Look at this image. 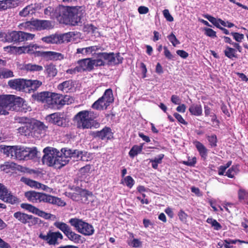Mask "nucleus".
I'll list each match as a JSON object with an SVG mask.
<instances>
[{
    "label": "nucleus",
    "instance_id": "49530a36",
    "mask_svg": "<svg viewBox=\"0 0 248 248\" xmlns=\"http://www.w3.org/2000/svg\"><path fill=\"white\" fill-rule=\"evenodd\" d=\"M206 222L210 224L216 230L218 231L221 229V225L216 220L212 218H208Z\"/></svg>",
    "mask_w": 248,
    "mask_h": 248
},
{
    "label": "nucleus",
    "instance_id": "09e8293b",
    "mask_svg": "<svg viewBox=\"0 0 248 248\" xmlns=\"http://www.w3.org/2000/svg\"><path fill=\"white\" fill-rule=\"evenodd\" d=\"M168 38L174 46H175L177 45L180 44L179 41L177 39L175 35L172 32L168 36Z\"/></svg>",
    "mask_w": 248,
    "mask_h": 248
},
{
    "label": "nucleus",
    "instance_id": "473e14b6",
    "mask_svg": "<svg viewBox=\"0 0 248 248\" xmlns=\"http://www.w3.org/2000/svg\"><path fill=\"white\" fill-rule=\"evenodd\" d=\"M190 113L195 116H200L202 112V108L201 105L197 104H192L189 108Z\"/></svg>",
    "mask_w": 248,
    "mask_h": 248
},
{
    "label": "nucleus",
    "instance_id": "aec40b11",
    "mask_svg": "<svg viewBox=\"0 0 248 248\" xmlns=\"http://www.w3.org/2000/svg\"><path fill=\"white\" fill-rule=\"evenodd\" d=\"M20 207L30 212L36 214L40 217L45 218H47L49 216V214L45 213L35 207V206L28 203H22Z\"/></svg>",
    "mask_w": 248,
    "mask_h": 248
},
{
    "label": "nucleus",
    "instance_id": "37998d69",
    "mask_svg": "<svg viewBox=\"0 0 248 248\" xmlns=\"http://www.w3.org/2000/svg\"><path fill=\"white\" fill-rule=\"evenodd\" d=\"M238 171V167L237 166H232L226 173L225 175L228 177L232 178Z\"/></svg>",
    "mask_w": 248,
    "mask_h": 248
},
{
    "label": "nucleus",
    "instance_id": "052dcab7",
    "mask_svg": "<svg viewBox=\"0 0 248 248\" xmlns=\"http://www.w3.org/2000/svg\"><path fill=\"white\" fill-rule=\"evenodd\" d=\"M164 157V155L161 154L155 156V158L151 159V160H153L154 162L157 163L158 164H159L162 163V161Z\"/></svg>",
    "mask_w": 248,
    "mask_h": 248
},
{
    "label": "nucleus",
    "instance_id": "1a4fd4ad",
    "mask_svg": "<svg viewBox=\"0 0 248 248\" xmlns=\"http://www.w3.org/2000/svg\"><path fill=\"white\" fill-rule=\"evenodd\" d=\"M60 155H63L64 158L69 160V158L73 157L77 160L87 161L86 152H83L76 150H72L68 148H62L60 152Z\"/></svg>",
    "mask_w": 248,
    "mask_h": 248
},
{
    "label": "nucleus",
    "instance_id": "c9c22d12",
    "mask_svg": "<svg viewBox=\"0 0 248 248\" xmlns=\"http://www.w3.org/2000/svg\"><path fill=\"white\" fill-rule=\"evenodd\" d=\"M101 58L108 61V62H114L115 61V54L113 52H101L98 54Z\"/></svg>",
    "mask_w": 248,
    "mask_h": 248
},
{
    "label": "nucleus",
    "instance_id": "393cba45",
    "mask_svg": "<svg viewBox=\"0 0 248 248\" xmlns=\"http://www.w3.org/2000/svg\"><path fill=\"white\" fill-rule=\"evenodd\" d=\"M13 217L17 221L24 224L29 223L30 220L32 218L31 215H28L20 211L15 212L13 215Z\"/></svg>",
    "mask_w": 248,
    "mask_h": 248
},
{
    "label": "nucleus",
    "instance_id": "72a5a7b5",
    "mask_svg": "<svg viewBox=\"0 0 248 248\" xmlns=\"http://www.w3.org/2000/svg\"><path fill=\"white\" fill-rule=\"evenodd\" d=\"M72 81L70 80L64 81L61 84H60L58 86V89L64 93L68 92L72 89Z\"/></svg>",
    "mask_w": 248,
    "mask_h": 248
},
{
    "label": "nucleus",
    "instance_id": "6ab92c4d",
    "mask_svg": "<svg viewBox=\"0 0 248 248\" xmlns=\"http://www.w3.org/2000/svg\"><path fill=\"white\" fill-rule=\"evenodd\" d=\"M16 120L24 125L18 128V132L22 135L27 136L29 135L32 130V125L29 122L30 120L26 117H19Z\"/></svg>",
    "mask_w": 248,
    "mask_h": 248
},
{
    "label": "nucleus",
    "instance_id": "a19ab883",
    "mask_svg": "<svg viewBox=\"0 0 248 248\" xmlns=\"http://www.w3.org/2000/svg\"><path fill=\"white\" fill-rule=\"evenodd\" d=\"M14 77L13 72L8 69L0 68V78H7Z\"/></svg>",
    "mask_w": 248,
    "mask_h": 248
},
{
    "label": "nucleus",
    "instance_id": "412c9836",
    "mask_svg": "<svg viewBox=\"0 0 248 248\" xmlns=\"http://www.w3.org/2000/svg\"><path fill=\"white\" fill-rule=\"evenodd\" d=\"M22 2L21 0H0V11H5L18 6Z\"/></svg>",
    "mask_w": 248,
    "mask_h": 248
},
{
    "label": "nucleus",
    "instance_id": "b1692460",
    "mask_svg": "<svg viewBox=\"0 0 248 248\" xmlns=\"http://www.w3.org/2000/svg\"><path fill=\"white\" fill-rule=\"evenodd\" d=\"M33 27L37 30L41 31L49 29L51 27V22L48 20H33Z\"/></svg>",
    "mask_w": 248,
    "mask_h": 248
},
{
    "label": "nucleus",
    "instance_id": "e2e57ef3",
    "mask_svg": "<svg viewBox=\"0 0 248 248\" xmlns=\"http://www.w3.org/2000/svg\"><path fill=\"white\" fill-rule=\"evenodd\" d=\"M33 21H27L26 22L23 23L21 24L22 26H23L25 29L28 30H31L32 28V26H33Z\"/></svg>",
    "mask_w": 248,
    "mask_h": 248
},
{
    "label": "nucleus",
    "instance_id": "a18cd8bd",
    "mask_svg": "<svg viewBox=\"0 0 248 248\" xmlns=\"http://www.w3.org/2000/svg\"><path fill=\"white\" fill-rule=\"evenodd\" d=\"M239 200H243L245 202L248 200V192L243 188H240L238 192Z\"/></svg>",
    "mask_w": 248,
    "mask_h": 248
},
{
    "label": "nucleus",
    "instance_id": "c85d7f7f",
    "mask_svg": "<svg viewBox=\"0 0 248 248\" xmlns=\"http://www.w3.org/2000/svg\"><path fill=\"white\" fill-rule=\"evenodd\" d=\"M194 144L196 147L197 150L201 157L203 159H205L207 156V149L201 142L198 141H195Z\"/></svg>",
    "mask_w": 248,
    "mask_h": 248
},
{
    "label": "nucleus",
    "instance_id": "2f4dec72",
    "mask_svg": "<svg viewBox=\"0 0 248 248\" xmlns=\"http://www.w3.org/2000/svg\"><path fill=\"white\" fill-rule=\"evenodd\" d=\"M56 157L55 159H59V161L58 163L55 162V167L56 168H61L65 165L69 161V159L66 158H64L63 155H60V152L58 150Z\"/></svg>",
    "mask_w": 248,
    "mask_h": 248
},
{
    "label": "nucleus",
    "instance_id": "e433bc0d",
    "mask_svg": "<svg viewBox=\"0 0 248 248\" xmlns=\"http://www.w3.org/2000/svg\"><path fill=\"white\" fill-rule=\"evenodd\" d=\"M51 95V92H44L37 94L36 99L38 101L46 103L48 105V98Z\"/></svg>",
    "mask_w": 248,
    "mask_h": 248
},
{
    "label": "nucleus",
    "instance_id": "a878e982",
    "mask_svg": "<svg viewBox=\"0 0 248 248\" xmlns=\"http://www.w3.org/2000/svg\"><path fill=\"white\" fill-rule=\"evenodd\" d=\"M46 202L61 206H64L66 204L65 202L61 198L47 194L46 196Z\"/></svg>",
    "mask_w": 248,
    "mask_h": 248
},
{
    "label": "nucleus",
    "instance_id": "20e7f679",
    "mask_svg": "<svg viewBox=\"0 0 248 248\" xmlns=\"http://www.w3.org/2000/svg\"><path fill=\"white\" fill-rule=\"evenodd\" d=\"M96 115L92 111L83 110L79 112L75 117L78 128L82 129L91 128L93 125V119Z\"/></svg>",
    "mask_w": 248,
    "mask_h": 248
},
{
    "label": "nucleus",
    "instance_id": "ddd939ff",
    "mask_svg": "<svg viewBox=\"0 0 248 248\" xmlns=\"http://www.w3.org/2000/svg\"><path fill=\"white\" fill-rule=\"evenodd\" d=\"M25 196L29 201L31 202L40 203L46 202V194L34 191H30L25 193Z\"/></svg>",
    "mask_w": 248,
    "mask_h": 248
},
{
    "label": "nucleus",
    "instance_id": "0eeeda50",
    "mask_svg": "<svg viewBox=\"0 0 248 248\" xmlns=\"http://www.w3.org/2000/svg\"><path fill=\"white\" fill-rule=\"evenodd\" d=\"M113 101L112 91L111 89H108L105 91L103 95L92 105V108L99 110L105 109Z\"/></svg>",
    "mask_w": 248,
    "mask_h": 248
},
{
    "label": "nucleus",
    "instance_id": "9b49d317",
    "mask_svg": "<svg viewBox=\"0 0 248 248\" xmlns=\"http://www.w3.org/2000/svg\"><path fill=\"white\" fill-rule=\"evenodd\" d=\"M38 57H41L46 61H62L64 58V54L55 51H38L37 52Z\"/></svg>",
    "mask_w": 248,
    "mask_h": 248
},
{
    "label": "nucleus",
    "instance_id": "3c124183",
    "mask_svg": "<svg viewBox=\"0 0 248 248\" xmlns=\"http://www.w3.org/2000/svg\"><path fill=\"white\" fill-rule=\"evenodd\" d=\"M231 34L233 36V38L237 42H240L244 39V35L243 34L238 32H231Z\"/></svg>",
    "mask_w": 248,
    "mask_h": 248
},
{
    "label": "nucleus",
    "instance_id": "f8f14e48",
    "mask_svg": "<svg viewBox=\"0 0 248 248\" xmlns=\"http://www.w3.org/2000/svg\"><path fill=\"white\" fill-rule=\"evenodd\" d=\"M0 188V199L11 204H15L18 202V199L12 194L11 192L2 184Z\"/></svg>",
    "mask_w": 248,
    "mask_h": 248
},
{
    "label": "nucleus",
    "instance_id": "bb28decb",
    "mask_svg": "<svg viewBox=\"0 0 248 248\" xmlns=\"http://www.w3.org/2000/svg\"><path fill=\"white\" fill-rule=\"evenodd\" d=\"M35 12V8L33 4L28 5L24 8L19 13V16L21 17H26L32 15Z\"/></svg>",
    "mask_w": 248,
    "mask_h": 248
},
{
    "label": "nucleus",
    "instance_id": "f704fd0d",
    "mask_svg": "<svg viewBox=\"0 0 248 248\" xmlns=\"http://www.w3.org/2000/svg\"><path fill=\"white\" fill-rule=\"evenodd\" d=\"M65 235L69 240L74 242L76 243H78L80 240V235L73 232L71 228L69 231H67Z\"/></svg>",
    "mask_w": 248,
    "mask_h": 248
},
{
    "label": "nucleus",
    "instance_id": "864d4df0",
    "mask_svg": "<svg viewBox=\"0 0 248 248\" xmlns=\"http://www.w3.org/2000/svg\"><path fill=\"white\" fill-rule=\"evenodd\" d=\"M77 54H81L83 56H86L88 54H91V53L89 50H88V47L84 48H78L77 49Z\"/></svg>",
    "mask_w": 248,
    "mask_h": 248
},
{
    "label": "nucleus",
    "instance_id": "c756f323",
    "mask_svg": "<svg viewBox=\"0 0 248 248\" xmlns=\"http://www.w3.org/2000/svg\"><path fill=\"white\" fill-rule=\"evenodd\" d=\"M19 68L21 69H24L27 71L34 72V71H40L43 69V67L41 66H39L36 64H33L31 63H28L25 65H19Z\"/></svg>",
    "mask_w": 248,
    "mask_h": 248
},
{
    "label": "nucleus",
    "instance_id": "ea45409f",
    "mask_svg": "<svg viewBox=\"0 0 248 248\" xmlns=\"http://www.w3.org/2000/svg\"><path fill=\"white\" fill-rule=\"evenodd\" d=\"M87 199L88 203L86 204H88L91 207L94 208L97 205L98 202L97 201L96 197H95L92 194H87Z\"/></svg>",
    "mask_w": 248,
    "mask_h": 248
},
{
    "label": "nucleus",
    "instance_id": "4be33fe9",
    "mask_svg": "<svg viewBox=\"0 0 248 248\" xmlns=\"http://www.w3.org/2000/svg\"><path fill=\"white\" fill-rule=\"evenodd\" d=\"M38 48H39V46L36 44H30L26 46L18 47L17 52L19 53L34 54L35 56L38 57L37 52L39 51L36 50Z\"/></svg>",
    "mask_w": 248,
    "mask_h": 248
},
{
    "label": "nucleus",
    "instance_id": "bf43d9fd",
    "mask_svg": "<svg viewBox=\"0 0 248 248\" xmlns=\"http://www.w3.org/2000/svg\"><path fill=\"white\" fill-rule=\"evenodd\" d=\"M174 117L177 119V120L180 123L186 124L187 123L185 121V120L183 119L182 116L177 112H175L173 114Z\"/></svg>",
    "mask_w": 248,
    "mask_h": 248
},
{
    "label": "nucleus",
    "instance_id": "4d7b16f0",
    "mask_svg": "<svg viewBox=\"0 0 248 248\" xmlns=\"http://www.w3.org/2000/svg\"><path fill=\"white\" fill-rule=\"evenodd\" d=\"M163 14L166 20L169 22L173 21V17L170 14L169 10L165 9L163 11Z\"/></svg>",
    "mask_w": 248,
    "mask_h": 248
},
{
    "label": "nucleus",
    "instance_id": "0e129e2a",
    "mask_svg": "<svg viewBox=\"0 0 248 248\" xmlns=\"http://www.w3.org/2000/svg\"><path fill=\"white\" fill-rule=\"evenodd\" d=\"M196 162V158L193 157L192 158H188L186 161H184V164L189 166H193Z\"/></svg>",
    "mask_w": 248,
    "mask_h": 248
},
{
    "label": "nucleus",
    "instance_id": "7c9ffc66",
    "mask_svg": "<svg viewBox=\"0 0 248 248\" xmlns=\"http://www.w3.org/2000/svg\"><path fill=\"white\" fill-rule=\"evenodd\" d=\"M27 90L30 91V90L35 91L41 85L42 82L38 80H27Z\"/></svg>",
    "mask_w": 248,
    "mask_h": 248
},
{
    "label": "nucleus",
    "instance_id": "69168bd1",
    "mask_svg": "<svg viewBox=\"0 0 248 248\" xmlns=\"http://www.w3.org/2000/svg\"><path fill=\"white\" fill-rule=\"evenodd\" d=\"M131 246L134 248H139L141 245V241L138 239H133L131 241Z\"/></svg>",
    "mask_w": 248,
    "mask_h": 248
},
{
    "label": "nucleus",
    "instance_id": "6e6552de",
    "mask_svg": "<svg viewBox=\"0 0 248 248\" xmlns=\"http://www.w3.org/2000/svg\"><path fill=\"white\" fill-rule=\"evenodd\" d=\"M44 155L42 158V162L44 165L48 166H55V162L58 163L59 161L55 159L58 150L50 147L45 148L43 150Z\"/></svg>",
    "mask_w": 248,
    "mask_h": 248
},
{
    "label": "nucleus",
    "instance_id": "603ef678",
    "mask_svg": "<svg viewBox=\"0 0 248 248\" xmlns=\"http://www.w3.org/2000/svg\"><path fill=\"white\" fill-rule=\"evenodd\" d=\"M207 139L212 147H215L217 146V139L216 135H212L210 136H208Z\"/></svg>",
    "mask_w": 248,
    "mask_h": 248
},
{
    "label": "nucleus",
    "instance_id": "5701e85b",
    "mask_svg": "<svg viewBox=\"0 0 248 248\" xmlns=\"http://www.w3.org/2000/svg\"><path fill=\"white\" fill-rule=\"evenodd\" d=\"M21 181L32 188L41 189L44 190H46L48 188L46 185L26 177H22Z\"/></svg>",
    "mask_w": 248,
    "mask_h": 248
},
{
    "label": "nucleus",
    "instance_id": "cd10ccee",
    "mask_svg": "<svg viewBox=\"0 0 248 248\" xmlns=\"http://www.w3.org/2000/svg\"><path fill=\"white\" fill-rule=\"evenodd\" d=\"M113 133L110 128L105 127L100 131H98L97 133V136L101 139L104 140L105 139H110L112 138Z\"/></svg>",
    "mask_w": 248,
    "mask_h": 248
},
{
    "label": "nucleus",
    "instance_id": "9d476101",
    "mask_svg": "<svg viewBox=\"0 0 248 248\" xmlns=\"http://www.w3.org/2000/svg\"><path fill=\"white\" fill-rule=\"evenodd\" d=\"M68 96H63L61 94L51 93V95L48 98V107L54 108L58 107V105H63L65 104H68Z\"/></svg>",
    "mask_w": 248,
    "mask_h": 248
},
{
    "label": "nucleus",
    "instance_id": "f3484780",
    "mask_svg": "<svg viewBox=\"0 0 248 248\" xmlns=\"http://www.w3.org/2000/svg\"><path fill=\"white\" fill-rule=\"evenodd\" d=\"M39 237L44 240L46 241L49 245H55L58 239H62L63 236L59 232H52L49 231L46 235L41 233Z\"/></svg>",
    "mask_w": 248,
    "mask_h": 248
},
{
    "label": "nucleus",
    "instance_id": "423d86ee",
    "mask_svg": "<svg viewBox=\"0 0 248 248\" xmlns=\"http://www.w3.org/2000/svg\"><path fill=\"white\" fill-rule=\"evenodd\" d=\"M69 222L78 232L84 235L90 236L94 233L93 226L81 219L72 218L69 220Z\"/></svg>",
    "mask_w": 248,
    "mask_h": 248
},
{
    "label": "nucleus",
    "instance_id": "79ce46f5",
    "mask_svg": "<svg viewBox=\"0 0 248 248\" xmlns=\"http://www.w3.org/2000/svg\"><path fill=\"white\" fill-rule=\"evenodd\" d=\"M122 183L126 186L129 188L133 187L135 184V181L130 176H127L124 178L122 180Z\"/></svg>",
    "mask_w": 248,
    "mask_h": 248
},
{
    "label": "nucleus",
    "instance_id": "c03bdc74",
    "mask_svg": "<svg viewBox=\"0 0 248 248\" xmlns=\"http://www.w3.org/2000/svg\"><path fill=\"white\" fill-rule=\"evenodd\" d=\"M224 53L227 57L230 59L236 57L235 49L229 46L227 47L225 50Z\"/></svg>",
    "mask_w": 248,
    "mask_h": 248
},
{
    "label": "nucleus",
    "instance_id": "680f3d73",
    "mask_svg": "<svg viewBox=\"0 0 248 248\" xmlns=\"http://www.w3.org/2000/svg\"><path fill=\"white\" fill-rule=\"evenodd\" d=\"M138 12L140 14H146L149 11V8L144 6H140L138 8Z\"/></svg>",
    "mask_w": 248,
    "mask_h": 248
},
{
    "label": "nucleus",
    "instance_id": "dca6fc26",
    "mask_svg": "<svg viewBox=\"0 0 248 248\" xmlns=\"http://www.w3.org/2000/svg\"><path fill=\"white\" fill-rule=\"evenodd\" d=\"M80 65L77 66L74 69H70L67 70V73L71 74H76L77 72L84 71H91L94 66H97L98 65H104L105 63H101L98 64V63H79Z\"/></svg>",
    "mask_w": 248,
    "mask_h": 248
},
{
    "label": "nucleus",
    "instance_id": "6e6d98bb",
    "mask_svg": "<svg viewBox=\"0 0 248 248\" xmlns=\"http://www.w3.org/2000/svg\"><path fill=\"white\" fill-rule=\"evenodd\" d=\"M87 194H91V192L87 190H83L81 192V200L85 204L88 203V202H87Z\"/></svg>",
    "mask_w": 248,
    "mask_h": 248
},
{
    "label": "nucleus",
    "instance_id": "f03ea898",
    "mask_svg": "<svg viewBox=\"0 0 248 248\" xmlns=\"http://www.w3.org/2000/svg\"><path fill=\"white\" fill-rule=\"evenodd\" d=\"M0 151L7 157L18 160L32 159L36 156L37 152L35 147L5 145H0Z\"/></svg>",
    "mask_w": 248,
    "mask_h": 248
},
{
    "label": "nucleus",
    "instance_id": "a211bd4d",
    "mask_svg": "<svg viewBox=\"0 0 248 248\" xmlns=\"http://www.w3.org/2000/svg\"><path fill=\"white\" fill-rule=\"evenodd\" d=\"M27 79L24 78H17L12 79L8 81V85L12 89L19 91L26 92Z\"/></svg>",
    "mask_w": 248,
    "mask_h": 248
},
{
    "label": "nucleus",
    "instance_id": "4468645a",
    "mask_svg": "<svg viewBox=\"0 0 248 248\" xmlns=\"http://www.w3.org/2000/svg\"><path fill=\"white\" fill-rule=\"evenodd\" d=\"M47 120L49 122L60 126H65L68 121L59 113H52L47 116Z\"/></svg>",
    "mask_w": 248,
    "mask_h": 248
},
{
    "label": "nucleus",
    "instance_id": "5fc2aeb1",
    "mask_svg": "<svg viewBox=\"0 0 248 248\" xmlns=\"http://www.w3.org/2000/svg\"><path fill=\"white\" fill-rule=\"evenodd\" d=\"M218 248H233V246H230L226 240H220L217 243Z\"/></svg>",
    "mask_w": 248,
    "mask_h": 248
},
{
    "label": "nucleus",
    "instance_id": "f257e3e1",
    "mask_svg": "<svg viewBox=\"0 0 248 248\" xmlns=\"http://www.w3.org/2000/svg\"><path fill=\"white\" fill-rule=\"evenodd\" d=\"M86 15V7L84 5H59L54 12V16L60 23L72 26L81 25Z\"/></svg>",
    "mask_w": 248,
    "mask_h": 248
},
{
    "label": "nucleus",
    "instance_id": "58836bf2",
    "mask_svg": "<svg viewBox=\"0 0 248 248\" xmlns=\"http://www.w3.org/2000/svg\"><path fill=\"white\" fill-rule=\"evenodd\" d=\"M54 225L58 229H60L61 231H62L64 234H65L70 229V227L67 225L66 223L60 222V221H56L54 222Z\"/></svg>",
    "mask_w": 248,
    "mask_h": 248
},
{
    "label": "nucleus",
    "instance_id": "338daca9",
    "mask_svg": "<svg viewBox=\"0 0 248 248\" xmlns=\"http://www.w3.org/2000/svg\"><path fill=\"white\" fill-rule=\"evenodd\" d=\"M171 101L175 105H180L181 104V100L180 98L176 95H172L171 96Z\"/></svg>",
    "mask_w": 248,
    "mask_h": 248
},
{
    "label": "nucleus",
    "instance_id": "39448f33",
    "mask_svg": "<svg viewBox=\"0 0 248 248\" xmlns=\"http://www.w3.org/2000/svg\"><path fill=\"white\" fill-rule=\"evenodd\" d=\"M4 41L8 43H19L32 40L35 34L22 31H8L2 34Z\"/></svg>",
    "mask_w": 248,
    "mask_h": 248
},
{
    "label": "nucleus",
    "instance_id": "de8ad7c7",
    "mask_svg": "<svg viewBox=\"0 0 248 248\" xmlns=\"http://www.w3.org/2000/svg\"><path fill=\"white\" fill-rule=\"evenodd\" d=\"M46 71L50 76L54 77L57 74V70L54 65L52 64L47 66Z\"/></svg>",
    "mask_w": 248,
    "mask_h": 248
},
{
    "label": "nucleus",
    "instance_id": "774afa93",
    "mask_svg": "<svg viewBox=\"0 0 248 248\" xmlns=\"http://www.w3.org/2000/svg\"><path fill=\"white\" fill-rule=\"evenodd\" d=\"M0 248H11V246L7 243L4 241L2 239H0Z\"/></svg>",
    "mask_w": 248,
    "mask_h": 248
},
{
    "label": "nucleus",
    "instance_id": "4c0bfd02",
    "mask_svg": "<svg viewBox=\"0 0 248 248\" xmlns=\"http://www.w3.org/2000/svg\"><path fill=\"white\" fill-rule=\"evenodd\" d=\"M142 145H134L133 146L129 152V155L131 158H134L138 154L140 153L142 150Z\"/></svg>",
    "mask_w": 248,
    "mask_h": 248
},
{
    "label": "nucleus",
    "instance_id": "13d9d810",
    "mask_svg": "<svg viewBox=\"0 0 248 248\" xmlns=\"http://www.w3.org/2000/svg\"><path fill=\"white\" fill-rule=\"evenodd\" d=\"M205 34L209 37L214 38L216 37V32L210 28H206L205 29Z\"/></svg>",
    "mask_w": 248,
    "mask_h": 248
},
{
    "label": "nucleus",
    "instance_id": "8fccbe9b",
    "mask_svg": "<svg viewBox=\"0 0 248 248\" xmlns=\"http://www.w3.org/2000/svg\"><path fill=\"white\" fill-rule=\"evenodd\" d=\"M205 17L216 27L217 28H219L220 25L218 23V19H217L215 17L210 15H207L205 16Z\"/></svg>",
    "mask_w": 248,
    "mask_h": 248
},
{
    "label": "nucleus",
    "instance_id": "7ed1b4c3",
    "mask_svg": "<svg viewBox=\"0 0 248 248\" xmlns=\"http://www.w3.org/2000/svg\"><path fill=\"white\" fill-rule=\"evenodd\" d=\"M25 102L20 97L13 95H0V114L7 115L9 110L25 111Z\"/></svg>",
    "mask_w": 248,
    "mask_h": 248
},
{
    "label": "nucleus",
    "instance_id": "2eb2a0df",
    "mask_svg": "<svg viewBox=\"0 0 248 248\" xmlns=\"http://www.w3.org/2000/svg\"><path fill=\"white\" fill-rule=\"evenodd\" d=\"M69 34L65 33L62 35L52 34L42 37L41 40L46 44H61L66 40Z\"/></svg>",
    "mask_w": 248,
    "mask_h": 248
}]
</instances>
